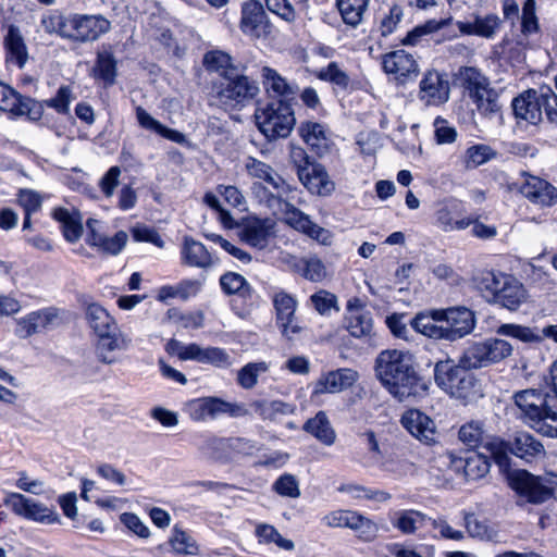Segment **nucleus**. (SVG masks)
Instances as JSON below:
<instances>
[{
  "mask_svg": "<svg viewBox=\"0 0 557 557\" xmlns=\"http://www.w3.org/2000/svg\"><path fill=\"white\" fill-rule=\"evenodd\" d=\"M245 169L255 180L251 193L260 203L272 210L274 214H281L284 221L295 230L323 245H331L333 239L331 231L313 223L307 214L286 200L293 187L271 165L249 157L245 162Z\"/></svg>",
  "mask_w": 557,
  "mask_h": 557,
  "instance_id": "obj_1",
  "label": "nucleus"
},
{
  "mask_svg": "<svg viewBox=\"0 0 557 557\" xmlns=\"http://www.w3.org/2000/svg\"><path fill=\"white\" fill-rule=\"evenodd\" d=\"M374 371L382 386L398 401H418L428 394V384L408 350H382L375 358Z\"/></svg>",
  "mask_w": 557,
  "mask_h": 557,
  "instance_id": "obj_2",
  "label": "nucleus"
},
{
  "mask_svg": "<svg viewBox=\"0 0 557 557\" xmlns=\"http://www.w3.org/2000/svg\"><path fill=\"white\" fill-rule=\"evenodd\" d=\"M513 399L525 424L544 436L557 437V398L554 395L529 388L517 392Z\"/></svg>",
  "mask_w": 557,
  "mask_h": 557,
  "instance_id": "obj_3",
  "label": "nucleus"
},
{
  "mask_svg": "<svg viewBox=\"0 0 557 557\" xmlns=\"http://www.w3.org/2000/svg\"><path fill=\"white\" fill-rule=\"evenodd\" d=\"M476 287L490 302L516 311L528 299L523 284L502 272H484L476 278Z\"/></svg>",
  "mask_w": 557,
  "mask_h": 557,
  "instance_id": "obj_4",
  "label": "nucleus"
},
{
  "mask_svg": "<svg viewBox=\"0 0 557 557\" xmlns=\"http://www.w3.org/2000/svg\"><path fill=\"white\" fill-rule=\"evenodd\" d=\"M470 368L461 362L456 364L447 358L434 366V381L436 385L454 398L471 400L479 394L475 376L469 372Z\"/></svg>",
  "mask_w": 557,
  "mask_h": 557,
  "instance_id": "obj_5",
  "label": "nucleus"
},
{
  "mask_svg": "<svg viewBox=\"0 0 557 557\" xmlns=\"http://www.w3.org/2000/svg\"><path fill=\"white\" fill-rule=\"evenodd\" d=\"M259 131L269 139L286 138L295 125L293 109L285 100H273L255 112Z\"/></svg>",
  "mask_w": 557,
  "mask_h": 557,
  "instance_id": "obj_6",
  "label": "nucleus"
},
{
  "mask_svg": "<svg viewBox=\"0 0 557 557\" xmlns=\"http://www.w3.org/2000/svg\"><path fill=\"white\" fill-rule=\"evenodd\" d=\"M512 352L513 347L509 342L491 337L470 344L460 358V362L467 368L480 369L498 363L509 358Z\"/></svg>",
  "mask_w": 557,
  "mask_h": 557,
  "instance_id": "obj_7",
  "label": "nucleus"
},
{
  "mask_svg": "<svg viewBox=\"0 0 557 557\" xmlns=\"http://www.w3.org/2000/svg\"><path fill=\"white\" fill-rule=\"evenodd\" d=\"M259 91L256 81L235 72L227 75L216 88V99L225 109L239 110L257 97Z\"/></svg>",
  "mask_w": 557,
  "mask_h": 557,
  "instance_id": "obj_8",
  "label": "nucleus"
},
{
  "mask_svg": "<svg viewBox=\"0 0 557 557\" xmlns=\"http://www.w3.org/2000/svg\"><path fill=\"white\" fill-rule=\"evenodd\" d=\"M486 446L499 466L507 463L508 451L522 459L534 458L544 453L542 443L527 432L516 433L509 442L494 437L486 443Z\"/></svg>",
  "mask_w": 557,
  "mask_h": 557,
  "instance_id": "obj_9",
  "label": "nucleus"
},
{
  "mask_svg": "<svg viewBox=\"0 0 557 557\" xmlns=\"http://www.w3.org/2000/svg\"><path fill=\"white\" fill-rule=\"evenodd\" d=\"M460 78L476 109L483 115H492L500 110L498 94L490 87L488 79L474 67L460 70Z\"/></svg>",
  "mask_w": 557,
  "mask_h": 557,
  "instance_id": "obj_10",
  "label": "nucleus"
},
{
  "mask_svg": "<svg viewBox=\"0 0 557 557\" xmlns=\"http://www.w3.org/2000/svg\"><path fill=\"white\" fill-rule=\"evenodd\" d=\"M166 350L169 354L177 356L181 360H194L218 368H228L233 364L231 355L220 347H201L195 343L183 344L176 339H171L166 344Z\"/></svg>",
  "mask_w": 557,
  "mask_h": 557,
  "instance_id": "obj_11",
  "label": "nucleus"
},
{
  "mask_svg": "<svg viewBox=\"0 0 557 557\" xmlns=\"http://www.w3.org/2000/svg\"><path fill=\"white\" fill-rule=\"evenodd\" d=\"M3 504L18 517L39 523L53 524L60 521L59 515L45 504L21 493H7Z\"/></svg>",
  "mask_w": 557,
  "mask_h": 557,
  "instance_id": "obj_12",
  "label": "nucleus"
},
{
  "mask_svg": "<svg viewBox=\"0 0 557 557\" xmlns=\"http://www.w3.org/2000/svg\"><path fill=\"white\" fill-rule=\"evenodd\" d=\"M509 486L519 497L531 504H542L550 498L552 488L542 478L525 470H512L507 475Z\"/></svg>",
  "mask_w": 557,
  "mask_h": 557,
  "instance_id": "obj_13",
  "label": "nucleus"
},
{
  "mask_svg": "<svg viewBox=\"0 0 557 557\" xmlns=\"http://www.w3.org/2000/svg\"><path fill=\"white\" fill-rule=\"evenodd\" d=\"M0 110L15 116L25 115L32 121H38L44 114V103L24 97L11 86L0 83Z\"/></svg>",
  "mask_w": 557,
  "mask_h": 557,
  "instance_id": "obj_14",
  "label": "nucleus"
},
{
  "mask_svg": "<svg viewBox=\"0 0 557 557\" xmlns=\"http://www.w3.org/2000/svg\"><path fill=\"white\" fill-rule=\"evenodd\" d=\"M443 459L444 463L448 465L457 474H462L467 481H475L485 476L491 467L487 457L478 451H466L463 455L447 451Z\"/></svg>",
  "mask_w": 557,
  "mask_h": 557,
  "instance_id": "obj_15",
  "label": "nucleus"
},
{
  "mask_svg": "<svg viewBox=\"0 0 557 557\" xmlns=\"http://www.w3.org/2000/svg\"><path fill=\"white\" fill-rule=\"evenodd\" d=\"M69 38L76 42L98 39L111 29V23L102 15L71 14Z\"/></svg>",
  "mask_w": 557,
  "mask_h": 557,
  "instance_id": "obj_16",
  "label": "nucleus"
},
{
  "mask_svg": "<svg viewBox=\"0 0 557 557\" xmlns=\"http://www.w3.org/2000/svg\"><path fill=\"white\" fill-rule=\"evenodd\" d=\"M344 327L356 338H369L373 335L372 313L360 298L351 297L347 300Z\"/></svg>",
  "mask_w": 557,
  "mask_h": 557,
  "instance_id": "obj_17",
  "label": "nucleus"
},
{
  "mask_svg": "<svg viewBox=\"0 0 557 557\" xmlns=\"http://www.w3.org/2000/svg\"><path fill=\"white\" fill-rule=\"evenodd\" d=\"M383 71L397 84L405 85L416 79L419 65L414 57L406 50H395L382 55Z\"/></svg>",
  "mask_w": 557,
  "mask_h": 557,
  "instance_id": "obj_18",
  "label": "nucleus"
},
{
  "mask_svg": "<svg viewBox=\"0 0 557 557\" xmlns=\"http://www.w3.org/2000/svg\"><path fill=\"white\" fill-rule=\"evenodd\" d=\"M323 522L331 528H349L366 541L375 537L376 524L369 518L352 510H335L323 517Z\"/></svg>",
  "mask_w": 557,
  "mask_h": 557,
  "instance_id": "obj_19",
  "label": "nucleus"
},
{
  "mask_svg": "<svg viewBox=\"0 0 557 557\" xmlns=\"http://www.w3.org/2000/svg\"><path fill=\"white\" fill-rule=\"evenodd\" d=\"M444 337L454 342L470 334L475 327L474 312L466 307L443 309Z\"/></svg>",
  "mask_w": 557,
  "mask_h": 557,
  "instance_id": "obj_20",
  "label": "nucleus"
},
{
  "mask_svg": "<svg viewBox=\"0 0 557 557\" xmlns=\"http://www.w3.org/2000/svg\"><path fill=\"white\" fill-rule=\"evenodd\" d=\"M449 83L445 74L428 71L419 84L418 98L425 106H440L449 99Z\"/></svg>",
  "mask_w": 557,
  "mask_h": 557,
  "instance_id": "obj_21",
  "label": "nucleus"
},
{
  "mask_svg": "<svg viewBox=\"0 0 557 557\" xmlns=\"http://www.w3.org/2000/svg\"><path fill=\"white\" fill-rule=\"evenodd\" d=\"M88 230L86 242L89 246L96 247L99 251L116 256L128 242V235L124 231L116 232L112 237H108L100 232V221L88 219L86 222Z\"/></svg>",
  "mask_w": 557,
  "mask_h": 557,
  "instance_id": "obj_22",
  "label": "nucleus"
},
{
  "mask_svg": "<svg viewBox=\"0 0 557 557\" xmlns=\"http://www.w3.org/2000/svg\"><path fill=\"white\" fill-rule=\"evenodd\" d=\"M358 377V372L348 368L326 372L314 382L312 397L339 393L351 387Z\"/></svg>",
  "mask_w": 557,
  "mask_h": 557,
  "instance_id": "obj_23",
  "label": "nucleus"
},
{
  "mask_svg": "<svg viewBox=\"0 0 557 557\" xmlns=\"http://www.w3.org/2000/svg\"><path fill=\"white\" fill-rule=\"evenodd\" d=\"M523 182L520 185V193L534 205L550 207L557 201V189L547 181L523 174Z\"/></svg>",
  "mask_w": 557,
  "mask_h": 557,
  "instance_id": "obj_24",
  "label": "nucleus"
},
{
  "mask_svg": "<svg viewBox=\"0 0 557 557\" xmlns=\"http://www.w3.org/2000/svg\"><path fill=\"white\" fill-rule=\"evenodd\" d=\"M401 425L417 440L424 444L435 442L436 425L434 421L418 409L407 410L401 417Z\"/></svg>",
  "mask_w": 557,
  "mask_h": 557,
  "instance_id": "obj_25",
  "label": "nucleus"
},
{
  "mask_svg": "<svg viewBox=\"0 0 557 557\" xmlns=\"http://www.w3.org/2000/svg\"><path fill=\"white\" fill-rule=\"evenodd\" d=\"M275 222L271 219H248L240 230V238L251 247L264 249L274 235Z\"/></svg>",
  "mask_w": 557,
  "mask_h": 557,
  "instance_id": "obj_26",
  "label": "nucleus"
},
{
  "mask_svg": "<svg viewBox=\"0 0 557 557\" xmlns=\"http://www.w3.org/2000/svg\"><path fill=\"white\" fill-rule=\"evenodd\" d=\"M298 178L310 193L319 196H329L335 189L325 168L319 163L301 169Z\"/></svg>",
  "mask_w": 557,
  "mask_h": 557,
  "instance_id": "obj_27",
  "label": "nucleus"
},
{
  "mask_svg": "<svg viewBox=\"0 0 557 557\" xmlns=\"http://www.w3.org/2000/svg\"><path fill=\"white\" fill-rule=\"evenodd\" d=\"M496 334L512 337L523 343H539L544 337L550 338L557 343V324L548 325L542 330V333H539L529 326L516 323H505L497 327Z\"/></svg>",
  "mask_w": 557,
  "mask_h": 557,
  "instance_id": "obj_28",
  "label": "nucleus"
},
{
  "mask_svg": "<svg viewBox=\"0 0 557 557\" xmlns=\"http://www.w3.org/2000/svg\"><path fill=\"white\" fill-rule=\"evenodd\" d=\"M131 339L119 331L97 336L95 351L97 359L103 364H113L117 361L116 350L127 349Z\"/></svg>",
  "mask_w": 557,
  "mask_h": 557,
  "instance_id": "obj_29",
  "label": "nucleus"
},
{
  "mask_svg": "<svg viewBox=\"0 0 557 557\" xmlns=\"http://www.w3.org/2000/svg\"><path fill=\"white\" fill-rule=\"evenodd\" d=\"M84 311L89 327L97 336L119 331L116 320L100 304L92 300H85Z\"/></svg>",
  "mask_w": 557,
  "mask_h": 557,
  "instance_id": "obj_30",
  "label": "nucleus"
},
{
  "mask_svg": "<svg viewBox=\"0 0 557 557\" xmlns=\"http://www.w3.org/2000/svg\"><path fill=\"white\" fill-rule=\"evenodd\" d=\"M512 109L517 119L539 124L542 121L540 90L530 89L515 98Z\"/></svg>",
  "mask_w": 557,
  "mask_h": 557,
  "instance_id": "obj_31",
  "label": "nucleus"
},
{
  "mask_svg": "<svg viewBox=\"0 0 557 557\" xmlns=\"http://www.w3.org/2000/svg\"><path fill=\"white\" fill-rule=\"evenodd\" d=\"M7 62L23 69L28 61V49L20 28L10 25L4 37Z\"/></svg>",
  "mask_w": 557,
  "mask_h": 557,
  "instance_id": "obj_32",
  "label": "nucleus"
},
{
  "mask_svg": "<svg viewBox=\"0 0 557 557\" xmlns=\"http://www.w3.org/2000/svg\"><path fill=\"white\" fill-rule=\"evenodd\" d=\"M184 412L195 422L216 419L220 416V398L209 396L191 399L184 405Z\"/></svg>",
  "mask_w": 557,
  "mask_h": 557,
  "instance_id": "obj_33",
  "label": "nucleus"
},
{
  "mask_svg": "<svg viewBox=\"0 0 557 557\" xmlns=\"http://www.w3.org/2000/svg\"><path fill=\"white\" fill-rule=\"evenodd\" d=\"M440 313H443V309L419 313L412 320L411 325L417 332L430 338L445 339L444 317Z\"/></svg>",
  "mask_w": 557,
  "mask_h": 557,
  "instance_id": "obj_34",
  "label": "nucleus"
},
{
  "mask_svg": "<svg viewBox=\"0 0 557 557\" xmlns=\"http://www.w3.org/2000/svg\"><path fill=\"white\" fill-rule=\"evenodd\" d=\"M260 75L263 88L268 95L282 98H288L295 95V86L288 83L276 70L263 66Z\"/></svg>",
  "mask_w": 557,
  "mask_h": 557,
  "instance_id": "obj_35",
  "label": "nucleus"
},
{
  "mask_svg": "<svg viewBox=\"0 0 557 557\" xmlns=\"http://www.w3.org/2000/svg\"><path fill=\"white\" fill-rule=\"evenodd\" d=\"M136 119L140 127L147 131L153 132L163 138L180 145L187 143V138L183 133L164 126L141 107L136 109Z\"/></svg>",
  "mask_w": 557,
  "mask_h": 557,
  "instance_id": "obj_36",
  "label": "nucleus"
},
{
  "mask_svg": "<svg viewBox=\"0 0 557 557\" xmlns=\"http://www.w3.org/2000/svg\"><path fill=\"white\" fill-rule=\"evenodd\" d=\"M267 15L263 7L258 1H250L244 4L242 11V29L252 36H260V30L267 27Z\"/></svg>",
  "mask_w": 557,
  "mask_h": 557,
  "instance_id": "obj_37",
  "label": "nucleus"
},
{
  "mask_svg": "<svg viewBox=\"0 0 557 557\" xmlns=\"http://www.w3.org/2000/svg\"><path fill=\"white\" fill-rule=\"evenodd\" d=\"M182 259L189 267L206 269L213 264L211 253L205 245L191 237H185L184 239Z\"/></svg>",
  "mask_w": 557,
  "mask_h": 557,
  "instance_id": "obj_38",
  "label": "nucleus"
},
{
  "mask_svg": "<svg viewBox=\"0 0 557 557\" xmlns=\"http://www.w3.org/2000/svg\"><path fill=\"white\" fill-rule=\"evenodd\" d=\"M457 206L445 205L435 213L436 225L444 232H455L468 228L473 219L470 216H457Z\"/></svg>",
  "mask_w": 557,
  "mask_h": 557,
  "instance_id": "obj_39",
  "label": "nucleus"
},
{
  "mask_svg": "<svg viewBox=\"0 0 557 557\" xmlns=\"http://www.w3.org/2000/svg\"><path fill=\"white\" fill-rule=\"evenodd\" d=\"M304 430L326 446H331L335 443V431L324 411H319L312 419H309L305 423Z\"/></svg>",
  "mask_w": 557,
  "mask_h": 557,
  "instance_id": "obj_40",
  "label": "nucleus"
},
{
  "mask_svg": "<svg viewBox=\"0 0 557 557\" xmlns=\"http://www.w3.org/2000/svg\"><path fill=\"white\" fill-rule=\"evenodd\" d=\"M255 412L262 419L277 421L282 417L293 414L296 407L282 400H257L252 404Z\"/></svg>",
  "mask_w": 557,
  "mask_h": 557,
  "instance_id": "obj_41",
  "label": "nucleus"
},
{
  "mask_svg": "<svg viewBox=\"0 0 557 557\" xmlns=\"http://www.w3.org/2000/svg\"><path fill=\"white\" fill-rule=\"evenodd\" d=\"M52 218L61 224L63 235L67 242L74 243L79 239L83 226L79 218L65 208H55Z\"/></svg>",
  "mask_w": 557,
  "mask_h": 557,
  "instance_id": "obj_42",
  "label": "nucleus"
},
{
  "mask_svg": "<svg viewBox=\"0 0 557 557\" xmlns=\"http://www.w3.org/2000/svg\"><path fill=\"white\" fill-rule=\"evenodd\" d=\"M369 0H337V8L346 25L357 27L361 24Z\"/></svg>",
  "mask_w": 557,
  "mask_h": 557,
  "instance_id": "obj_43",
  "label": "nucleus"
},
{
  "mask_svg": "<svg viewBox=\"0 0 557 557\" xmlns=\"http://www.w3.org/2000/svg\"><path fill=\"white\" fill-rule=\"evenodd\" d=\"M169 544L175 554L184 556H196L199 553V545L196 540L177 525L172 529Z\"/></svg>",
  "mask_w": 557,
  "mask_h": 557,
  "instance_id": "obj_44",
  "label": "nucleus"
},
{
  "mask_svg": "<svg viewBox=\"0 0 557 557\" xmlns=\"http://www.w3.org/2000/svg\"><path fill=\"white\" fill-rule=\"evenodd\" d=\"M255 535L260 544H275L278 548L290 552L295 548L292 540L285 539L281 535L277 529L268 523H257Z\"/></svg>",
  "mask_w": 557,
  "mask_h": 557,
  "instance_id": "obj_45",
  "label": "nucleus"
},
{
  "mask_svg": "<svg viewBox=\"0 0 557 557\" xmlns=\"http://www.w3.org/2000/svg\"><path fill=\"white\" fill-rule=\"evenodd\" d=\"M338 492L345 493L354 499H368L384 503L391 499V494L382 490H372L357 483L342 484Z\"/></svg>",
  "mask_w": 557,
  "mask_h": 557,
  "instance_id": "obj_46",
  "label": "nucleus"
},
{
  "mask_svg": "<svg viewBox=\"0 0 557 557\" xmlns=\"http://www.w3.org/2000/svg\"><path fill=\"white\" fill-rule=\"evenodd\" d=\"M203 64L207 70L218 72L223 78L236 72L232 65L231 55L220 50L207 52L203 57Z\"/></svg>",
  "mask_w": 557,
  "mask_h": 557,
  "instance_id": "obj_47",
  "label": "nucleus"
},
{
  "mask_svg": "<svg viewBox=\"0 0 557 557\" xmlns=\"http://www.w3.org/2000/svg\"><path fill=\"white\" fill-rule=\"evenodd\" d=\"M459 438L470 447L484 445V447L487 449L486 443L493 437L488 438L485 436V430L482 422L470 421L460 428Z\"/></svg>",
  "mask_w": 557,
  "mask_h": 557,
  "instance_id": "obj_48",
  "label": "nucleus"
},
{
  "mask_svg": "<svg viewBox=\"0 0 557 557\" xmlns=\"http://www.w3.org/2000/svg\"><path fill=\"white\" fill-rule=\"evenodd\" d=\"M425 516L417 510H400L395 513L393 525L405 534L414 533L424 522Z\"/></svg>",
  "mask_w": 557,
  "mask_h": 557,
  "instance_id": "obj_49",
  "label": "nucleus"
},
{
  "mask_svg": "<svg viewBox=\"0 0 557 557\" xmlns=\"http://www.w3.org/2000/svg\"><path fill=\"white\" fill-rule=\"evenodd\" d=\"M95 76L102 79L106 85H112L116 76V60L109 50L98 53L94 69Z\"/></svg>",
  "mask_w": 557,
  "mask_h": 557,
  "instance_id": "obj_50",
  "label": "nucleus"
},
{
  "mask_svg": "<svg viewBox=\"0 0 557 557\" xmlns=\"http://www.w3.org/2000/svg\"><path fill=\"white\" fill-rule=\"evenodd\" d=\"M299 134L307 145L320 150L326 146L325 128L317 122H306L299 126Z\"/></svg>",
  "mask_w": 557,
  "mask_h": 557,
  "instance_id": "obj_51",
  "label": "nucleus"
},
{
  "mask_svg": "<svg viewBox=\"0 0 557 557\" xmlns=\"http://www.w3.org/2000/svg\"><path fill=\"white\" fill-rule=\"evenodd\" d=\"M273 306L275 309V323L296 315L297 300L284 290L274 293Z\"/></svg>",
  "mask_w": 557,
  "mask_h": 557,
  "instance_id": "obj_52",
  "label": "nucleus"
},
{
  "mask_svg": "<svg viewBox=\"0 0 557 557\" xmlns=\"http://www.w3.org/2000/svg\"><path fill=\"white\" fill-rule=\"evenodd\" d=\"M269 363L265 361L249 362L237 374V383L245 389L253 388L260 374L268 372Z\"/></svg>",
  "mask_w": 557,
  "mask_h": 557,
  "instance_id": "obj_53",
  "label": "nucleus"
},
{
  "mask_svg": "<svg viewBox=\"0 0 557 557\" xmlns=\"http://www.w3.org/2000/svg\"><path fill=\"white\" fill-rule=\"evenodd\" d=\"M317 77L342 90L347 89L350 84V77L336 62H331L325 67L320 69Z\"/></svg>",
  "mask_w": 557,
  "mask_h": 557,
  "instance_id": "obj_54",
  "label": "nucleus"
},
{
  "mask_svg": "<svg viewBox=\"0 0 557 557\" xmlns=\"http://www.w3.org/2000/svg\"><path fill=\"white\" fill-rule=\"evenodd\" d=\"M70 15L64 16L58 12H50L41 18V26L48 34H58L62 38H69Z\"/></svg>",
  "mask_w": 557,
  "mask_h": 557,
  "instance_id": "obj_55",
  "label": "nucleus"
},
{
  "mask_svg": "<svg viewBox=\"0 0 557 557\" xmlns=\"http://www.w3.org/2000/svg\"><path fill=\"white\" fill-rule=\"evenodd\" d=\"M495 157V151L487 145H474L466 150L465 166L475 169Z\"/></svg>",
  "mask_w": 557,
  "mask_h": 557,
  "instance_id": "obj_56",
  "label": "nucleus"
},
{
  "mask_svg": "<svg viewBox=\"0 0 557 557\" xmlns=\"http://www.w3.org/2000/svg\"><path fill=\"white\" fill-rule=\"evenodd\" d=\"M222 289L226 294H239L242 296L250 295L251 288L247 283L246 278L234 272L225 273L220 278Z\"/></svg>",
  "mask_w": 557,
  "mask_h": 557,
  "instance_id": "obj_57",
  "label": "nucleus"
},
{
  "mask_svg": "<svg viewBox=\"0 0 557 557\" xmlns=\"http://www.w3.org/2000/svg\"><path fill=\"white\" fill-rule=\"evenodd\" d=\"M465 527L472 537H479L481 540H491L495 536V531L488 527V524L480 520L474 513H463Z\"/></svg>",
  "mask_w": 557,
  "mask_h": 557,
  "instance_id": "obj_58",
  "label": "nucleus"
},
{
  "mask_svg": "<svg viewBox=\"0 0 557 557\" xmlns=\"http://www.w3.org/2000/svg\"><path fill=\"white\" fill-rule=\"evenodd\" d=\"M298 267L301 275L311 282H321L326 276L325 267L318 258L304 259Z\"/></svg>",
  "mask_w": 557,
  "mask_h": 557,
  "instance_id": "obj_59",
  "label": "nucleus"
},
{
  "mask_svg": "<svg viewBox=\"0 0 557 557\" xmlns=\"http://www.w3.org/2000/svg\"><path fill=\"white\" fill-rule=\"evenodd\" d=\"M273 490L281 496L297 498L300 496L299 483L295 475L285 473L274 483Z\"/></svg>",
  "mask_w": 557,
  "mask_h": 557,
  "instance_id": "obj_60",
  "label": "nucleus"
},
{
  "mask_svg": "<svg viewBox=\"0 0 557 557\" xmlns=\"http://www.w3.org/2000/svg\"><path fill=\"white\" fill-rule=\"evenodd\" d=\"M404 16L403 8L398 4H393L388 12L380 21L379 30L382 36L386 37L395 32L397 25Z\"/></svg>",
  "mask_w": 557,
  "mask_h": 557,
  "instance_id": "obj_61",
  "label": "nucleus"
},
{
  "mask_svg": "<svg viewBox=\"0 0 557 557\" xmlns=\"http://www.w3.org/2000/svg\"><path fill=\"white\" fill-rule=\"evenodd\" d=\"M476 36L493 38L502 25L500 18L496 14L485 16H475Z\"/></svg>",
  "mask_w": 557,
  "mask_h": 557,
  "instance_id": "obj_62",
  "label": "nucleus"
},
{
  "mask_svg": "<svg viewBox=\"0 0 557 557\" xmlns=\"http://www.w3.org/2000/svg\"><path fill=\"white\" fill-rule=\"evenodd\" d=\"M276 326L280 330L282 337L289 342H296L301 337L305 327L295 317L288 318L287 320L276 322Z\"/></svg>",
  "mask_w": 557,
  "mask_h": 557,
  "instance_id": "obj_63",
  "label": "nucleus"
},
{
  "mask_svg": "<svg viewBox=\"0 0 557 557\" xmlns=\"http://www.w3.org/2000/svg\"><path fill=\"white\" fill-rule=\"evenodd\" d=\"M541 111H545L547 120L557 124V96L549 87L540 88Z\"/></svg>",
  "mask_w": 557,
  "mask_h": 557,
  "instance_id": "obj_64",
  "label": "nucleus"
}]
</instances>
